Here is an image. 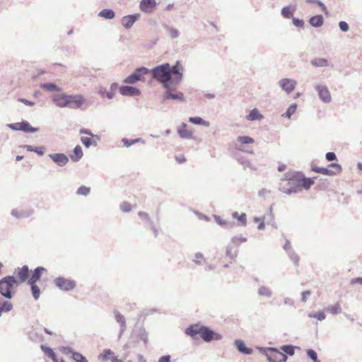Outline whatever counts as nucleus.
Instances as JSON below:
<instances>
[{
  "label": "nucleus",
  "mask_w": 362,
  "mask_h": 362,
  "mask_svg": "<svg viewBox=\"0 0 362 362\" xmlns=\"http://www.w3.org/2000/svg\"><path fill=\"white\" fill-rule=\"evenodd\" d=\"M149 73L163 88H168V86H177L182 81L184 67L178 60L173 66L169 63L158 65L150 69Z\"/></svg>",
  "instance_id": "1"
},
{
  "label": "nucleus",
  "mask_w": 362,
  "mask_h": 362,
  "mask_svg": "<svg viewBox=\"0 0 362 362\" xmlns=\"http://www.w3.org/2000/svg\"><path fill=\"white\" fill-rule=\"evenodd\" d=\"M52 100L59 107H69L72 109H76L79 108L83 104L82 98H76L74 95H69L64 93L54 95Z\"/></svg>",
  "instance_id": "2"
},
{
  "label": "nucleus",
  "mask_w": 362,
  "mask_h": 362,
  "mask_svg": "<svg viewBox=\"0 0 362 362\" xmlns=\"http://www.w3.org/2000/svg\"><path fill=\"white\" fill-rule=\"evenodd\" d=\"M299 176V172L286 173L283 180L287 181L288 187H280L279 190L287 194L300 192Z\"/></svg>",
  "instance_id": "3"
},
{
  "label": "nucleus",
  "mask_w": 362,
  "mask_h": 362,
  "mask_svg": "<svg viewBox=\"0 0 362 362\" xmlns=\"http://www.w3.org/2000/svg\"><path fill=\"white\" fill-rule=\"evenodd\" d=\"M18 281L13 276H6L0 280V294L6 299H11L13 296L12 289L18 286Z\"/></svg>",
  "instance_id": "4"
},
{
  "label": "nucleus",
  "mask_w": 362,
  "mask_h": 362,
  "mask_svg": "<svg viewBox=\"0 0 362 362\" xmlns=\"http://www.w3.org/2000/svg\"><path fill=\"white\" fill-rule=\"evenodd\" d=\"M149 72L150 69L145 66L137 67L132 74L124 79L123 82L127 84H134L139 81H144V76Z\"/></svg>",
  "instance_id": "5"
},
{
  "label": "nucleus",
  "mask_w": 362,
  "mask_h": 362,
  "mask_svg": "<svg viewBox=\"0 0 362 362\" xmlns=\"http://www.w3.org/2000/svg\"><path fill=\"white\" fill-rule=\"evenodd\" d=\"M54 282L58 288L64 291H72L76 286V284L74 280L68 279L63 276L56 278Z\"/></svg>",
  "instance_id": "6"
},
{
  "label": "nucleus",
  "mask_w": 362,
  "mask_h": 362,
  "mask_svg": "<svg viewBox=\"0 0 362 362\" xmlns=\"http://www.w3.org/2000/svg\"><path fill=\"white\" fill-rule=\"evenodd\" d=\"M201 337L206 342L213 340L218 341L222 339V335L211 329L209 327L202 325Z\"/></svg>",
  "instance_id": "7"
},
{
  "label": "nucleus",
  "mask_w": 362,
  "mask_h": 362,
  "mask_svg": "<svg viewBox=\"0 0 362 362\" xmlns=\"http://www.w3.org/2000/svg\"><path fill=\"white\" fill-rule=\"evenodd\" d=\"M261 353L267 356V359L269 362H280L279 357L278 356L280 354V351L276 347H257Z\"/></svg>",
  "instance_id": "8"
},
{
  "label": "nucleus",
  "mask_w": 362,
  "mask_h": 362,
  "mask_svg": "<svg viewBox=\"0 0 362 362\" xmlns=\"http://www.w3.org/2000/svg\"><path fill=\"white\" fill-rule=\"evenodd\" d=\"M177 88L175 86H168V88H165V92L163 97L164 100H174L184 102L185 98L182 92L176 91L173 92Z\"/></svg>",
  "instance_id": "9"
},
{
  "label": "nucleus",
  "mask_w": 362,
  "mask_h": 362,
  "mask_svg": "<svg viewBox=\"0 0 362 362\" xmlns=\"http://www.w3.org/2000/svg\"><path fill=\"white\" fill-rule=\"evenodd\" d=\"M315 89L318 93L320 99L325 103H329L332 100L331 94L328 88L325 85H317Z\"/></svg>",
  "instance_id": "10"
},
{
  "label": "nucleus",
  "mask_w": 362,
  "mask_h": 362,
  "mask_svg": "<svg viewBox=\"0 0 362 362\" xmlns=\"http://www.w3.org/2000/svg\"><path fill=\"white\" fill-rule=\"evenodd\" d=\"M48 156L60 167L65 166L69 160L68 156L63 153H50Z\"/></svg>",
  "instance_id": "11"
},
{
  "label": "nucleus",
  "mask_w": 362,
  "mask_h": 362,
  "mask_svg": "<svg viewBox=\"0 0 362 362\" xmlns=\"http://www.w3.org/2000/svg\"><path fill=\"white\" fill-rule=\"evenodd\" d=\"M119 93L124 96H139L141 90L134 86H122L119 87Z\"/></svg>",
  "instance_id": "12"
},
{
  "label": "nucleus",
  "mask_w": 362,
  "mask_h": 362,
  "mask_svg": "<svg viewBox=\"0 0 362 362\" xmlns=\"http://www.w3.org/2000/svg\"><path fill=\"white\" fill-rule=\"evenodd\" d=\"M279 84L284 91L290 93L295 89L297 82L291 78H283L279 81Z\"/></svg>",
  "instance_id": "13"
},
{
  "label": "nucleus",
  "mask_w": 362,
  "mask_h": 362,
  "mask_svg": "<svg viewBox=\"0 0 362 362\" xmlns=\"http://www.w3.org/2000/svg\"><path fill=\"white\" fill-rule=\"evenodd\" d=\"M139 18L140 14L139 13L127 15L122 17L121 23L126 29H130L134 23L139 19Z\"/></svg>",
  "instance_id": "14"
},
{
  "label": "nucleus",
  "mask_w": 362,
  "mask_h": 362,
  "mask_svg": "<svg viewBox=\"0 0 362 362\" xmlns=\"http://www.w3.org/2000/svg\"><path fill=\"white\" fill-rule=\"evenodd\" d=\"M17 276L18 277V285L21 283L28 280L30 276V270L28 265H24L22 267H18L16 269Z\"/></svg>",
  "instance_id": "15"
},
{
  "label": "nucleus",
  "mask_w": 362,
  "mask_h": 362,
  "mask_svg": "<svg viewBox=\"0 0 362 362\" xmlns=\"http://www.w3.org/2000/svg\"><path fill=\"white\" fill-rule=\"evenodd\" d=\"M46 269L42 266L36 267L33 271H32L31 276L28 280V284H36L40 281L43 272Z\"/></svg>",
  "instance_id": "16"
},
{
  "label": "nucleus",
  "mask_w": 362,
  "mask_h": 362,
  "mask_svg": "<svg viewBox=\"0 0 362 362\" xmlns=\"http://www.w3.org/2000/svg\"><path fill=\"white\" fill-rule=\"evenodd\" d=\"M113 313H114L116 321L119 324V326H120V330H119V338H120L127 328L126 320H125V317H124V315H122L117 310H114Z\"/></svg>",
  "instance_id": "17"
},
{
  "label": "nucleus",
  "mask_w": 362,
  "mask_h": 362,
  "mask_svg": "<svg viewBox=\"0 0 362 362\" xmlns=\"http://www.w3.org/2000/svg\"><path fill=\"white\" fill-rule=\"evenodd\" d=\"M202 326L197 324L190 325L185 329V334L192 339H196L197 335L201 336Z\"/></svg>",
  "instance_id": "18"
},
{
  "label": "nucleus",
  "mask_w": 362,
  "mask_h": 362,
  "mask_svg": "<svg viewBox=\"0 0 362 362\" xmlns=\"http://www.w3.org/2000/svg\"><path fill=\"white\" fill-rule=\"evenodd\" d=\"M156 0H141L140 2V8L143 12L150 13L152 12L153 8L156 7Z\"/></svg>",
  "instance_id": "19"
},
{
  "label": "nucleus",
  "mask_w": 362,
  "mask_h": 362,
  "mask_svg": "<svg viewBox=\"0 0 362 362\" xmlns=\"http://www.w3.org/2000/svg\"><path fill=\"white\" fill-rule=\"evenodd\" d=\"M299 175L300 191L302 189H305L306 190L309 189L310 187L315 183L313 178L305 177V175L300 172H299Z\"/></svg>",
  "instance_id": "20"
},
{
  "label": "nucleus",
  "mask_w": 362,
  "mask_h": 362,
  "mask_svg": "<svg viewBox=\"0 0 362 362\" xmlns=\"http://www.w3.org/2000/svg\"><path fill=\"white\" fill-rule=\"evenodd\" d=\"M238 351L243 354L250 355L253 353L252 348L247 347L245 342L241 339H235L234 341Z\"/></svg>",
  "instance_id": "21"
},
{
  "label": "nucleus",
  "mask_w": 362,
  "mask_h": 362,
  "mask_svg": "<svg viewBox=\"0 0 362 362\" xmlns=\"http://www.w3.org/2000/svg\"><path fill=\"white\" fill-rule=\"evenodd\" d=\"M34 213V211L33 209H26V210H18V209H13L11 211V215L16 218H28L31 216Z\"/></svg>",
  "instance_id": "22"
},
{
  "label": "nucleus",
  "mask_w": 362,
  "mask_h": 362,
  "mask_svg": "<svg viewBox=\"0 0 362 362\" xmlns=\"http://www.w3.org/2000/svg\"><path fill=\"white\" fill-rule=\"evenodd\" d=\"M308 23L314 28H320L324 24V18L322 15L318 14L310 18Z\"/></svg>",
  "instance_id": "23"
},
{
  "label": "nucleus",
  "mask_w": 362,
  "mask_h": 362,
  "mask_svg": "<svg viewBox=\"0 0 362 362\" xmlns=\"http://www.w3.org/2000/svg\"><path fill=\"white\" fill-rule=\"evenodd\" d=\"M13 308V305L8 300L0 298V317L4 313L10 312Z\"/></svg>",
  "instance_id": "24"
},
{
  "label": "nucleus",
  "mask_w": 362,
  "mask_h": 362,
  "mask_svg": "<svg viewBox=\"0 0 362 362\" xmlns=\"http://www.w3.org/2000/svg\"><path fill=\"white\" fill-rule=\"evenodd\" d=\"M187 124L182 123L181 126L177 129L179 136L182 139H192V132L187 129Z\"/></svg>",
  "instance_id": "25"
},
{
  "label": "nucleus",
  "mask_w": 362,
  "mask_h": 362,
  "mask_svg": "<svg viewBox=\"0 0 362 362\" xmlns=\"http://www.w3.org/2000/svg\"><path fill=\"white\" fill-rule=\"evenodd\" d=\"M83 150L81 146L77 145L73 150V154L70 156V158L73 162L79 161L83 157Z\"/></svg>",
  "instance_id": "26"
},
{
  "label": "nucleus",
  "mask_w": 362,
  "mask_h": 362,
  "mask_svg": "<svg viewBox=\"0 0 362 362\" xmlns=\"http://www.w3.org/2000/svg\"><path fill=\"white\" fill-rule=\"evenodd\" d=\"M214 218L218 225L226 228H231L235 226V222L224 221L218 215H214Z\"/></svg>",
  "instance_id": "27"
},
{
  "label": "nucleus",
  "mask_w": 362,
  "mask_h": 362,
  "mask_svg": "<svg viewBox=\"0 0 362 362\" xmlns=\"http://www.w3.org/2000/svg\"><path fill=\"white\" fill-rule=\"evenodd\" d=\"M122 142L123 143L124 146L126 147H130L133 144H136L138 143H141L142 144H146V141L143 139L142 138H136L134 139H129L127 138H123L122 139Z\"/></svg>",
  "instance_id": "28"
},
{
  "label": "nucleus",
  "mask_w": 362,
  "mask_h": 362,
  "mask_svg": "<svg viewBox=\"0 0 362 362\" xmlns=\"http://www.w3.org/2000/svg\"><path fill=\"white\" fill-rule=\"evenodd\" d=\"M23 148H25L28 151L35 152L39 156H43L45 153L44 146H33L31 145H23Z\"/></svg>",
  "instance_id": "29"
},
{
  "label": "nucleus",
  "mask_w": 362,
  "mask_h": 362,
  "mask_svg": "<svg viewBox=\"0 0 362 362\" xmlns=\"http://www.w3.org/2000/svg\"><path fill=\"white\" fill-rule=\"evenodd\" d=\"M311 170L313 172L321 173L325 175L334 176L335 175V173L329 168H323V167H317V166H312Z\"/></svg>",
  "instance_id": "30"
},
{
  "label": "nucleus",
  "mask_w": 362,
  "mask_h": 362,
  "mask_svg": "<svg viewBox=\"0 0 362 362\" xmlns=\"http://www.w3.org/2000/svg\"><path fill=\"white\" fill-rule=\"evenodd\" d=\"M20 131L26 133H35L38 132V128L32 127L28 121H22Z\"/></svg>",
  "instance_id": "31"
},
{
  "label": "nucleus",
  "mask_w": 362,
  "mask_h": 362,
  "mask_svg": "<svg viewBox=\"0 0 362 362\" xmlns=\"http://www.w3.org/2000/svg\"><path fill=\"white\" fill-rule=\"evenodd\" d=\"M295 8H292L291 6H286L281 8V16L287 19L293 18Z\"/></svg>",
  "instance_id": "32"
},
{
  "label": "nucleus",
  "mask_w": 362,
  "mask_h": 362,
  "mask_svg": "<svg viewBox=\"0 0 362 362\" xmlns=\"http://www.w3.org/2000/svg\"><path fill=\"white\" fill-rule=\"evenodd\" d=\"M263 116L259 113V110L257 108H254L250 110L248 115H247L246 119L249 121H255V120H260Z\"/></svg>",
  "instance_id": "33"
},
{
  "label": "nucleus",
  "mask_w": 362,
  "mask_h": 362,
  "mask_svg": "<svg viewBox=\"0 0 362 362\" xmlns=\"http://www.w3.org/2000/svg\"><path fill=\"white\" fill-rule=\"evenodd\" d=\"M98 16L104 18L105 19L111 20L115 18V13L112 9L105 8L99 12Z\"/></svg>",
  "instance_id": "34"
},
{
  "label": "nucleus",
  "mask_w": 362,
  "mask_h": 362,
  "mask_svg": "<svg viewBox=\"0 0 362 362\" xmlns=\"http://www.w3.org/2000/svg\"><path fill=\"white\" fill-rule=\"evenodd\" d=\"M300 349L299 346H293L292 344H285L280 347V349L285 352L288 356H293L295 354V349Z\"/></svg>",
  "instance_id": "35"
},
{
  "label": "nucleus",
  "mask_w": 362,
  "mask_h": 362,
  "mask_svg": "<svg viewBox=\"0 0 362 362\" xmlns=\"http://www.w3.org/2000/svg\"><path fill=\"white\" fill-rule=\"evenodd\" d=\"M311 64L315 67H325L329 65V63L325 58H315L311 60Z\"/></svg>",
  "instance_id": "36"
},
{
  "label": "nucleus",
  "mask_w": 362,
  "mask_h": 362,
  "mask_svg": "<svg viewBox=\"0 0 362 362\" xmlns=\"http://www.w3.org/2000/svg\"><path fill=\"white\" fill-rule=\"evenodd\" d=\"M40 87L49 92L61 91V88L54 83H43Z\"/></svg>",
  "instance_id": "37"
},
{
  "label": "nucleus",
  "mask_w": 362,
  "mask_h": 362,
  "mask_svg": "<svg viewBox=\"0 0 362 362\" xmlns=\"http://www.w3.org/2000/svg\"><path fill=\"white\" fill-rule=\"evenodd\" d=\"M40 348L45 354L51 360L54 359V358L57 356L53 349L46 344H41Z\"/></svg>",
  "instance_id": "38"
},
{
  "label": "nucleus",
  "mask_w": 362,
  "mask_h": 362,
  "mask_svg": "<svg viewBox=\"0 0 362 362\" xmlns=\"http://www.w3.org/2000/svg\"><path fill=\"white\" fill-rule=\"evenodd\" d=\"M81 141L86 148H89L91 146H97V145H98V143H97L98 140H96L95 139H93L91 136L90 137L82 136L81 138Z\"/></svg>",
  "instance_id": "39"
},
{
  "label": "nucleus",
  "mask_w": 362,
  "mask_h": 362,
  "mask_svg": "<svg viewBox=\"0 0 362 362\" xmlns=\"http://www.w3.org/2000/svg\"><path fill=\"white\" fill-rule=\"evenodd\" d=\"M189 122L194 124L203 125L205 127H209L210 124L208 121L204 120L200 117H190L189 118Z\"/></svg>",
  "instance_id": "40"
},
{
  "label": "nucleus",
  "mask_w": 362,
  "mask_h": 362,
  "mask_svg": "<svg viewBox=\"0 0 362 362\" xmlns=\"http://www.w3.org/2000/svg\"><path fill=\"white\" fill-rule=\"evenodd\" d=\"M257 293L259 296H265L268 298H271L272 296V290L265 286H260L258 289Z\"/></svg>",
  "instance_id": "41"
},
{
  "label": "nucleus",
  "mask_w": 362,
  "mask_h": 362,
  "mask_svg": "<svg viewBox=\"0 0 362 362\" xmlns=\"http://www.w3.org/2000/svg\"><path fill=\"white\" fill-rule=\"evenodd\" d=\"M233 246L235 245L232 244L230 242L227 245L226 251V255L231 259H233L237 256L238 254V250H235L234 252H233Z\"/></svg>",
  "instance_id": "42"
},
{
  "label": "nucleus",
  "mask_w": 362,
  "mask_h": 362,
  "mask_svg": "<svg viewBox=\"0 0 362 362\" xmlns=\"http://www.w3.org/2000/svg\"><path fill=\"white\" fill-rule=\"evenodd\" d=\"M30 286L32 295L35 300H37L40 296V289L36 284H28Z\"/></svg>",
  "instance_id": "43"
},
{
  "label": "nucleus",
  "mask_w": 362,
  "mask_h": 362,
  "mask_svg": "<svg viewBox=\"0 0 362 362\" xmlns=\"http://www.w3.org/2000/svg\"><path fill=\"white\" fill-rule=\"evenodd\" d=\"M297 109V105L293 103L291 105L285 113L282 115L283 117L291 118V117L296 112Z\"/></svg>",
  "instance_id": "44"
},
{
  "label": "nucleus",
  "mask_w": 362,
  "mask_h": 362,
  "mask_svg": "<svg viewBox=\"0 0 362 362\" xmlns=\"http://www.w3.org/2000/svg\"><path fill=\"white\" fill-rule=\"evenodd\" d=\"M237 140L241 144H253L255 142V140L252 137L247 136H238Z\"/></svg>",
  "instance_id": "45"
},
{
  "label": "nucleus",
  "mask_w": 362,
  "mask_h": 362,
  "mask_svg": "<svg viewBox=\"0 0 362 362\" xmlns=\"http://www.w3.org/2000/svg\"><path fill=\"white\" fill-rule=\"evenodd\" d=\"M287 254L294 264L298 266L300 260L299 256L293 250H288Z\"/></svg>",
  "instance_id": "46"
},
{
  "label": "nucleus",
  "mask_w": 362,
  "mask_h": 362,
  "mask_svg": "<svg viewBox=\"0 0 362 362\" xmlns=\"http://www.w3.org/2000/svg\"><path fill=\"white\" fill-rule=\"evenodd\" d=\"M80 134H85L91 136L93 139H95L96 140L99 141L100 139V137L99 135L93 134L92 132L88 129L82 128L79 131Z\"/></svg>",
  "instance_id": "47"
},
{
  "label": "nucleus",
  "mask_w": 362,
  "mask_h": 362,
  "mask_svg": "<svg viewBox=\"0 0 362 362\" xmlns=\"http://www.w3.org/2000/svg\"><path fill=\"white\" fill-rule=\"evenodd\" d=\"M307 356L310 358L313 362H320L317 358V354L316 351L312 349H308L306 350Z\"/></svg>",
  "instance_id": "48"
},
{
  "label": "nucleus",
  "mask_w": 362,
  "mask_h": 362,
  "mask_svg": "<svg viewBox=\"0 0 362 362\" xmlns=\"http://www.w3.org/2000/svg\"><path fill=\"white\" fill-rule=\"evenodd\" d=\"M327 311L332 314H337L341 312V308L340 304L337 303L334 305L327 308Z\"/></svg>",
  "instance_id": "49"
},
{
  "label": "nucleus",
  "mask_w": 362,
  "mask_h": 362,
  "mask_svg": "<svg viewBox=\"0 0 362 362\" xmlns=\"http://www.w3.org/2000/svg\"><path fill=\"white\" fill-rule=\"evenodd\" d=\"M90 192V188L86 186H81L78 188L76 194L78 195L87 196Z\"/></svg>",
  "instance_id": "50"
},
{
  "label": "nucleus",
  "mask_w": 362,
  "mask_h": 362,
  "mask_svg": "<svg viewBox=\"0 0 362 362\" xmlns=\"http://www.w3.org/2000/svg\"><path fill=\"white\" fill-rule=\"evenodd\" d=\"M329 168H331V170L335 173V175L340 173L342 170L341 166L337 163H332L328 165Z\"/></svg>",
  "instance_id": "51"
},
{
  "label": "nucleus",
  "mask_w": 362,
  "mask_h": 362,
  "mask_svg": "<svg viewBox=\"0 0 362 362\" xmlns=\"http://www.w3.org/2000/svg\"><path fill=\"white\" fill-rule=\"evenodd\" d=\"M247 241V238L245 237L234 236L231 239V243L235 246L238 247L240 243H245Z\"/></svg>",
  "instance_id": "52"
},
{
  "label": "nucleus",
  "mask_w": 362,
  "mask_h": 362,
  "mask_svg": "<svg viewBox=\"0 0 362 362\" xmlns=\"http://www.w3.org/2000/svg\"><path fill=\"white\" fill-rule=\"evenodd\" d=\"M309 317H314L317 319L318 320L322 321L325 319L326 315L323 311H318L315 313H310Z\"/></svg>",
  "instance_id": "53"
},
{
  "label": "nucleus",
  "mask_w": 362,
  "mask_h": 362,
  "mask_svg": "<svg viewBox=\"0 0 362 362\" xmlns=\"http://www.w3.org/2000/svg\"><path fill=\"white\" fill-rule=\"evenodd\" d=\"M308 2H310V3H317V6L319 7H320V8L322 9V11L325 13V14H328V11H327V8L326 7V6L325 5V4L321 1L320 0H307Z\"/></svg>",
  "instance_id": "54"
},
{
  "label": "nucleus",
  "mask_w": 362,
  "mask_h": 362,
  "mask_svg": "<svg viewBox=\"0 0 362 362\" xmlns=\"http://www.w3.org/2000/svg\"><path fill=\"white\" fill-rule=\"evenodd\" d=\"M166 28H167V29L169 31L170 36L173 39H175V38L178 37V36L180 35V32H179V30L177 29L174 28L173 27H169V26H166Z\"/></svg>",
  "instance_id": "55"
},
{
  "label": "nucleus",
  "mask_w": 362,
  "mask_h": 362,
  "mask_svg": "<svg viewBox=\"0 0 362 362\" xmlns=\"http://www.w3.org/2000/svg\"><path fill=\"white\" fill-rule=\"evenodd\" d=\"M139 336L141 340H142L144 344H146L148 341V334L146 332L144 328H140L139 330Z\"/></svg>",
  "instance_id": "56"
},
{
  "label": "nucleus",
  "mask_w": 362,
  "mask_h": 362,
  "mask_svg": "<svg viewBox=\"0 0 362 362\" xmlns=\"http://www.w3.org/2000/svg\"><path fill=\"white\" fill-rule=\"evenodd\" d=\"M113 351L110 349H106L103 351V353L99 356L100 358H102L104 361H107L109 359V356L113 355Z\"/></svg>",
  "instance_id": "57"
},
{
  "label": "nucleus",
  "mask_w": 362,
  "mask_h": 362,
  "mask_svg": "<svg viewBox=\"0 0 362 362\" xmlns=\"http://www.w3.org/2000/svg\"><path fill=\"white\" fill-rule=\"evenodd\" d=\"M293 24L298 28H303L304 27V21L300 18L293 17L292 18Z\"/></svg>",
  "instance_id": "58"
},
{
  "label": "nucleus",
  "mask_w": 362,
  "mask_h": 362,
  "mask_svg": "<svg viewBox=\"0 0 362 362\" xmlns=\"http://www.w3.org/2000/svg\"><path fill=\"white\" fill-rule=\"evenodd\" d=\"M138 215H139V216L141 218H142V219H144V221H146L149 225L151 224V222H153V221L151 220V218H150V217H149L148 214L147 213L144 212V211H139V212L138 213Z\"/></svg>",
  "instance_id": "59"
},
{
  "label": "nucleus",
  "mask_w": 362,
  "mask_h": 362,
  "mask_svg": "<svg viewBox=\"0 0 362 362\" xmlns=\"http://www.w3.org/2000/svg\"><path fill=\"white\" fill-rule=\"evenodd\" d=\"M120 209L122 210V211L125 213L129 212L132 209L131 204L128 202H122L120 204Z\"/></svg>",
  "instance_id": "60"
},
{
  "label": "nucleus",
  "mask_w": 362,
  "mask_h": 362,
  "mask_svg": "<svg viewBox=\"0 0 362 362\" xmlns=\"http://www.w3.org/2000/svg\"><path fill=\"white\" fill-rule=\"evenodd\" d=\"M59 351L65 355H69V354H73V352L74 351L73 349L69 346H60Z\"/></svg>",
  "instance_id": "61"
},
{
  "label": "nucleus",
  "mask_w": 362,
  "mask_h": 362,
  "mask_svg": "<svg viewBox=\"0 0 362 362\" xmlns=\"http://www.w3.org/2000/svg\"><path fill=\"white\" fill-rule=\"evenodd\" d=\"M240 225L245 226L247 224V216L245 213H242L238 218Z\"/></svg>",
  "instance_id": "62"
},
{
  "label": "nucleus",
  "mask_w": 362,
  "mask_h": 362,
  "mask_svg": "<svg viewBox=\"0 0 362 362\" xmlns=\"http://www.w3.org/2000/svg\"><path fill=\"white\" fill-rule=\"evenodd\" d=\"M327 161L332 162L337 160V156L334 152H328L325 155Z\"/></svg>",
  "instance_id": "63"
},
{
  "label": "nucleus",
  "mask_w": 362,
  "mask_h": 362,
  "mask_svg": "<svg viewBox=\"0 0 362 362\" xmlns=\"http://www.w3.org/2000/svg\"><path fill=\"white\" fill-rule=\"evenodd\" d=\"M7 127L10 128L12 130L15 131H20L21 127V122H16V123H11L7 124Z\"/></svg>",
  "instance_id": "64"
}]
</instances>
